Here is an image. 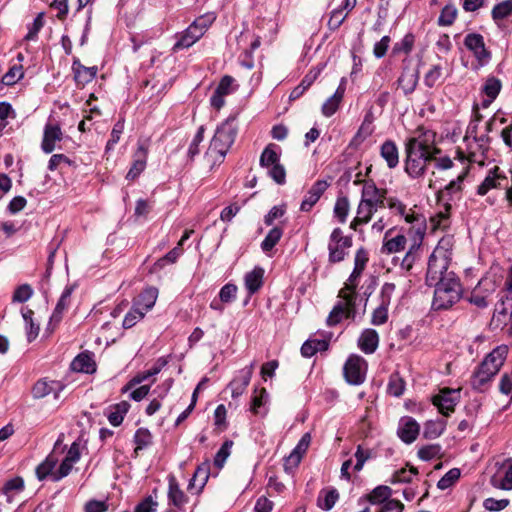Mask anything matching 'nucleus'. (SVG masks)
Masks as SVG:
<instances>
[{"mask_svg": "<svg viewBox=\"0 0 512 512\" xmlns=\"http://www.w3.org/2000/svg\"><path fill=\"white\" fill-rule=\"evenodd\" d=\"M439 153L440 149L435 146L433 135L425 133L408 139L405 144V172L412 179L423 178L428 164Z\"/></svg>", "mask_w": 512, "mask_h": 512, "instance_id": "obj_1", "label": "nucleus"}, {"mask_svg": "<svg viewBox=\"0 0 512 512\" xmlns=\"http://www.w3.org/2000/svg\"><path fill=\"white\" fill-rule=\"evenodd\" d=\"M238 132L235 118L229 117L216 129L204 158L208 163L223 162L228 150L233 145Z\"/></svg>", "mask_w": 512, "mask_h": 512, "instance_id": "obj_2", "label": "nucleus"}, {"mask_svg": "<svg viewBox=\"0 0 512 512\" xmlns=\"http://www.w3.org/2000/svg\"><path fill=\"white\" fill-rule=\"evenodd\" d=\"M432 287L435 288L432 308L436 311L451 308L462 297V285L454 272H450L444 279L432 284Z\"/></svg>", "mask_w": 512, "mask_h": 512, "instance_id": "obj_3", "label": "nucleus"}, {"mask_svg": "<svg viewBox=\"0 0 512 512\" xmlns=\"http://www.w3.org/2000/svg\"><path fill=\"white\" fill-rule=\"evenodd\" d=\"M352 236L343 235L341 228H334L328 242V261L331 264L342 262L348 255V249L352 247Z\"/></svg>", "mask_w": 512, "mask_h": 512, "instance_id": "obj_4", "label": "nucleus"}, {"mask_svg": "<svg viewBox=\"0 0 512 512\" xmlns=\"http://www.w3.org/2000/svg\"><path fill=\"white\" fill-rule=\"evenodd\" d=\"M366 361L358 355H351L345 362L343 374L345 380L351 385H360L365 381Z\"/></svg>", "mask_w": 512, "mask_h": 512, "instance_id": "obj_5", "label": "nucleus"}, {"mask_svg": "<svg viewBox=\"0 0 512 512\" xmlns=\"http://www.w3.org/2000/svg\"><path fill=\"white\" fill-rule=\"evenodd\" d=\"M465 47L470 50L480 66L486 65L491 59V52L486 48L484 37L479 33H469L464 39Z\"/></svg>", "mask_w": 512, "mask_h": 512, "instance_id": "obj_6", "label": "nucleus"}, {"mask_svg": "<svg viewBox=\"0 0 512 512\" xmlns=\"http://www.w3.org/2000/svg\"><path fill=\"white\" fill-rule=\"evenodd\" d=\"M450 260L445 257H437L431 254L428 260V267L426 273V284L432 287L437 281H441L451 271H448Z\"/></svg>", "mask_w": 512, "mask_h": 512, "instance_id": "obj_7", "label": "nucleus"}, {"mask_svg": "<svg viewBox=\"0 0 512 512\" xmlns=\"http://www.w3.org/2000/svg\"><path fill=\"white\" fill-rule=\"evenodd\" d=\"M386 195V189H379L373 181H368L363 185L361 199L377 212L379 208L385 207Z\"/></svg>", "mask_w": 512, "mask_h": 512, "instance_id": "obj_8", "label": "nucleus"}, {"mask_svg": "<svg viewBox=\"0 0 512 512\" xmlns=\"http://www.w3.org/2000/svg\"><path fill=\"white\" fill-rule=\"evenodd\" d=\"M460 398L459 390L442 389L438 395L432 398L433 404L444 416H449L454 411Z\"/></svg>", "mask_w": 512, "mask_h": 512, "instance_id": "obj_9", "label": "nucleus"}, {"mask_svg": "<svg viewBox=\"0 0 512 512\" xmlns=\"http://www.w3.org/2000/svg\"><path fill=\"white\" fill-rule=\"evenodd\" d=\"M63 132L59 124L47 123L43 131L41 149L44 153L50 154L56 149V142L61 141Z\"/></svg>", "mask_w": 512, "mask_h": 512, "instance_id": "obj_10", "label": "nucleus"}, {"mask_svg": "<svg viewBox=\"0 0 512 512\" xmlns=\"http://www.w3.org/2000/svg\"><path fill=\"white\" fill-rule=\"evenodd\" d=\"M368 262V253L364 248H360L357 250L354 259V269L350 274L347 282L344 284L347 289L356 290L358 286V280L365 269V266Z\"/></svg>", "mask_w": 512, "mask_h": 512, "instance_id": "obj_11", "label": "nucleus"}, {"mask_svg": "<svg viewBox=\"0 0 512 512\" xmlns=\"http://www.w3.org/2000/svg\"><path fill=\"white\" fill-rule=\"evenodd\" d=\"M420 426L417 421L409 416L401 418L397 430L399 438L406 444L414 442L419 435Z\"/></svg>", "mask_w": 512, "mask_h": 512, "instance_id": "obj_12", "label": "nucleus"}, {"mask_svg": "<svg viewBox=\"0 0 512 512\" xmlns=\"http://www.w3.org/2000/svg\"><path fill=\"white\" fill-rule=\"evenodd\" d=\"M395 229H389L385 232L383 245L381 247L382 254H392L405 249L407 239L402 234L394 235Z\"/></svg>", "mask_w": 512, "mask_h": 512, "instance_id": "obj_13", "label": "nucleus"}, {"mask_svg": "<svg viewBox=\"0 0 512 512\" xmlns=\"http://www.w3.org/2000/svg\"><path fill=\"white\" fill-rule=\"evenodd\" d=\"M252 373L253 364L241 369L239 371V375L228 384L227 388L231 390V395L233 398H238L244 393L250 383Z\"/></svg>", "mask_w": 512, "mask_h": 512, "instance_id": "obj_14", "label": "nucleus"}, {"mask_svg": "<svg viewBox=\"0 0 512 512\" xmlns=\"http://www.w3.org/2000/svg\"><path fill=\"white\" fill-rule=\"evenodd\" d=\"M509 299H511V297L508 295H503L500 298V301L495 308L493 317L490 322V325L494 329H503L504 327L508 326L510 314V308L508 306Z\"/></svg>", "mask_w": 512, "mask_h": 512, "instance_id": "obj_15", "label": "nucleus"}, {"mask_svg": "<svg viewBox=\"0 0 512 512\" xmlns=\"http://www.w3.org/2000/svg\"><path fill=\"white\" fill-rule=\"evenodd\" d=\"M63 388L64 386L58 381H47L46 379H41L34 384L32 388V395L35 399H41L50 393H53L54 398L58 399Z\"/></svg>", "mask_w": 512, "mask_h": 512, "instance_id": "obj_16", "label": "nucleus"}, {"mask_svg": "<svg viewBox=\"0 0 512 512\" xmlns=\"http://www.w3.org/2000/svg\"><path fill=\"white\" fill-rule=\"evenodd\" d=\"M328 186L329 185L325 180H317L305 195L301 203L300 210L303 212L310 211L312 207L319 201L320 197L326 191Z\"/></svg>", "mask_w": 512, "mask_h": 512, "instance_id": "obj_17", "label": "nucleus"}, {"mask_svg": "<svg viewBox=\"0 0 512 512\" xmlns=\"http://www.w3.org/2000/svg\"><path fill=\"white\" fill-rule=\"evenodd\" d=\"M210 475V461L206 460L201 463L195 470L193 477L188 484V491L195 490V493H200L206 485Z\"/></svg>", "mask_w": 512, "mask_h": 512, "instance_id": "obj_18", "label": "nucleus"}, {"mask_svg": "<svg viewBox=\"0 0 512 512\" xmlns=\"http://www.w3.org/2000/svg\"><path fill=\"white\" fill-rule=\"evenodd\" d=\"M419 75L420 71L418 68H409L408 66L403 68L397 82L405 95H409L414 92L419 81Z\"/></svg>", "mask_w": 512, "mask_h": 512, "instance_id": "obj_19", "label": "nucleus"}, {"mask_svg": "<svg viewBox=\"0 0 512 512\" xmlns=\"http://www.w3.org/2000/svg\"><path fill=\"white\" fill-rule=\"evenodd\" d=\"M338 297L342 299L341 302L344 303L345 306V318L350 319L352 321H355L357 319V309H356V301L358 298V295L356 293V290H350L347 289L346 286H344L342 289H340L338 293Z\"/></svg>", "mask_w": 512, "mask_h": 512, "instance_id": "obj_20", "label": "nucleus"}, {"mask_svg": "<svg viewBox=\"0 0 512 512\" xmlns=\"http://www.w3.org/2000/svg\"><path fill=\"white\" fill-rule=\"evenodd\" d=\"M499 168L495 167L490 170L488 175L482 181V183L477 188V194L480 196H484L488 193L489 190L493 188H502L503 181L507 182V178L504 175L498 173Z\"/></svg>", "mask_w": 512, "mask_h": 512, "instance_id": "obj_21", "label": "nucleus"}, {"mask_svg": "<svg viewBox=\"0 0 512 512\" xmlns=\"http://www.w3.org/2000/svg\"><path fill=\"white\" fill-rule=\"evenodd\" d=\"M75 286H66L63 290L56 307L50 317V323L58 324L63 318L64 311L69 307L70 297L74 291Z\"/></svg>", "mask_w": 512, "mask_h": 512, "instance_id": "obj_22", "label": "nucleus"}, {"mask_svg": "<svg viewBox=\"0 0 512 512\" xmlns=\"http://www.w3.org/2000/svg\"><path fill=\"white\" fill-rule=\"evenodd\" d=\"M379 345V335L374 329H365L358 340L359 348L365 354H372L376 351Z\"/></svg>", "mask_w": 512, "mask_h": 512, "instance_id": "obj_23", "label": "nucleus"}, {"mask_svg": "<svg viewBox=\"0 0 512 512\" xmlns=\"http://www.w3.org/2000/svg\"><path fill=\"white\" fill-rule=\"evenodd\" d=\"M311 441V436L309 433H305L294 450L290 453V455L285 460V469L288 467L293 468L297 467L301 461L302 453H304Z\"/></svg>", "mask_w": 512, "mask_h": 512, "instance_id": "obj_24", "label": "nucleus"}, {"mask_svg": "<svg viewBox=\"0 0 512 512\" xmlns=\"http://www.w3.org/2000/svg\"><path fill=\"white\" fill-rule=\"evenodd\" d=\"M72 70L74 72V79L78 84H87L91 82L97 75V67H86L80 63V61L74 60L72 64Z\"/></svg>", "mask_w": 512, "mask_h": 512, "instance_id": "obj_25", "label": "nucleus"}, {"mask_svg": "<svg viewBox=\"0 0 512 512\" xmlns=\"http://www.w3.org/2000/svg\"><path fill=\"white\" fill-rule=\"evenodd\" d=\"M507 354V345L497 346L484 358V367L490 365L493 371H499L506 360Z\"/></svg>", "mask_w": 512, "mask_h": 512, "instance_id": "obj_26", "label": "nucleus"}, {"mask_svg": "<svg viewBox=\"0 0 512 512\" xmlns=\"http://www.w3.org/2000/svg\"><path fill=\"white\" fill-rule=\"evenodd\" d=\"M201 38L200 32L195 27L189 26L184 32H182L175 44L173 45V51L177 52L182 49L191 47L196 41Z\"/></svg>", "mask_w": 512, "mask_h": 512, "instance_id": "obj_27", "label": "nucleus"}, {"mask_svg": "<svg viewBox=\"0 0 512 512\" xmlns=\"http://www.w3.org/2000/svg\"><path fill=\"white\" fill-rule=\"evenodd\" d=\"M168 498L169 501L176 507L180 508L187 503L188 498L185 493L180 489V486L173 475L168 478Z\"/></svg>", "mask_w": 512, "mask_h": 512, "instance_id": "obj_28", "label": "nucleus"}, {"mask_svg": "<svg viewBox=\"0 0 512 512\" xmlns=\"http://www.w3.org/2000/svg\"><path fill=\"white\" fill-rule=\"evenodd\" d=\"M502 84L501 81L494 77H488L483 85L482 92L488 97L482 102L483 107H488L500 93Z\"/></svg>", "mask_w": 512, "mask_h": 512, "instance_id": "obj_29", "label": "nucleus"}, {"mask_svg": "<svg viewBox=\"0 0 512 512\" xmlns=\"http://www.w3.org/2000/svg\"><path fill=\"white\" fill-rule=\"evenodd\" d=\"M380 155L386 161L390 169L397 167L399 163V153L395 142L386 140L380 148Z\"/></svg>", "mask_w": 512, "mask_h": 512, "instance_id": "obj_30", "label": "nucleus"}, {"mask_svg": "<svg viewBox=\"0 0 512 512\" xmlns=\"http://www.w3.org/2000/svg\"><path fill=\"white\" fill-rule=\"evenodd\" d=\"M263 276L264 269L262 267H255L245 275V287L250 295L256 293L262 287Z\"/></svg>", "mask_w": 512, "mask_h": 512, "instance_id": "obj_31", "label": "nucleus"}, {"mask_svg": "<svg viewBox=\"0 0 512 512\" xmlns=\"http://www.w3.org/2000/svg\"><path fill=\"white\" fill-rule=\"evenodd\" d=\"M280 163V148L276 144H268L261 153L259 164L261 167L269 168Z\"/></svg>", "mask_w": 512, "mask_h": 512, "instance_id": "obj_32", "label": "nucleus"}, {"mask_svg": "<svg viewBox=\"0 0 512 512\" xmlns=\"http://www.w3.org/2000/svg\"><path fill=\"white\" fill-rule=\"evenodd\" d=\"M71 369L76 372L93 373L96 370V365L92 355L88 353H80L72 361Z\"/></svg>", "mask_w": 512, "mask_h": 512, "instance_id": "obj_33", "label": "nucleus"}, {"mask_svg": "<svg viewBox=\"0 0 512 512\" xmlns=\"http://www.w3.org/2000/svg\"><path fill=\"white\" fill-rule=\"evenodd\" d=\"M329 347L327 339H308L301 347V355L305 358L314 356L317 352L326 351Z\"/></svg>", "mask_w": 512, "mask_h": 512, "instance_id": "obj_34", "label": "nucleus"}, {"mask_svg": "<svg viewBox=\"0 0 512 512\" xmlns=\"http://www.w3.org/2000/svg\"><path fill=\"white\" fill-rule=\"evenodd\" d=\"M167 364V362L162 359V358H159L157 360V362L153 365L152 368H150L149 370L147 371H144V372H141V373H138L124 388H123V392L127 391L128 389H130L133 385H136V384H140L142 383L143 381L149 379L150 377L152 376H155L157 375L161 370L162 368Z\"/></svg>", "mask_w": 512, "mask_h": 512, "instance_id": "obj_35", "label": "nucleus"}, {"mask_svg": "<svg viewBox=\"0 0 512 512\" xmlns=\"http://www.w3.org/2000/svg\"><path fill=\"white\" fill-rule=\"evenodd\" d=\"M467 175V170L463 171L460 175L457 176L456 179L451 180L444 189L438 192V200L445 199L446 196H449L447 200H452V196L454 194L459 193L462 190V183Z\"/></svg>", "mask_w": 512, "mask_h": 512, "instance_id": "obj_36", "label": "nucleus"}, {"mask_svg": "<svg viewBox=\"0 0 512 512\" xmlns=\"http://www.w3.org/2000/svg\"><path fill=\"white\" fill-rule=\"evenodd\" d=\"M158 296V289L155 287H149L143 290L134 305L142 308L143 311H149L155 304Z\"/></svg>", "mask_w": 512, "mask_h": 512, "instance_id": "obj_37", "label": "nucleus"}, {"mask_svg": "<svg viewBox=\"0 0 512 512\" xmlns=\"http://www.w3.org/2000/svg\"><path fill=\"white\" fill-rule=\"evenodd\" d=\"M446 428V421L443 419L429 420L424 425L423 437L425 439H436L441 436Z\"/></svg>", "mask_w": 512, "mask_h": 512, "instance_id": "obj_38", "label": "nucleus"}, {"mask_svg": "<svg viewBox=\"0 0 512 512\" xmlns=\"http://www.w3.org/2000/svg\"><path fill=\"white\" fill-rule=\"evenodd\" d=\"M338 499L339 493L335 488L322 490L318 496L317 505L322 510L329 511L334 507Z\"/></svg>", "mask_w": 512, "mask_h": 512, "instance_id": "obj_39", "label": "nucleus"}, {"mask_svg": "<svg viewBox=\"0 0 512 512\" xmlns=\"http://www.w3.org/2000/svg\"><path fill=\"white\" fill-rule=\"evenodd\" d=\"M490 483L493 487L502 489V490H511L512 489V463L505 468L502 476L493 475L491 477Z\"/></svg>", "mask_w": 512, "mask_h": 512, "instance_id": "obj_40", "label": "nucleus"}, {"mask_svg": "<svg viewBox=\"0 0 512 512\" xmlns=\"http://www.w3.org/2000/svg\"><path fill=\"white\" fill-rule=\"evenodd\" d=\"M283 236V229L282 227L275 226L273 227L266 235L264 240L261 243V249L263 252L267 253L271 251L276 244L280 241L281 237Z\"/></svg>", "mask_w": 512, "mask_h": 512, "instance_id": "obj_41", "label": "nucleus"}, {"mask_svg": "<svg viewBox=\"0 0 512 512\" xmlns=\"http://www.w3.org/2000/svg\"><path fill=\"white\" fill-rule=\"evenodd\" d=\"M134 443L136 444L134 452L138 454L139 451L146 449L152 444V435L147 428H139L134 434Z\"/></svg>", "mask_w": 512, "mask_h": 512, "instance_id": "obj_42", "label": "nucleus"}, {"mask_svg": "<svg viewBox=\"0 0 512 512\" xmlns=\"http://www.w3.org/2000/svg\"><path fill=\"white\" fill-rule=\"evenodd\" d=\"M349 209V199L346 196L338 197L334 205L333 213L340 223L343 224L346 222Z\"/></svg>", "mask_w": 512, "mask_h": 512, "instance_id": "obj_43", "label": "nucleus"}, {"mask_svg": "<svg viewBox=\"0 0 512 512\" xmlns=\"http://www.w3.org/2000/svg\"><path fill=\"white\" fill-rule=\"evenodd\" d=\"M392 494V489L385 485L377 486L372 490L370 495L368 496V501L371 504L384 503L389 500V497Z\"/></svg>", "mask_w": 512, "mask_h": 512, "instance_id": "obj_44", "label": "nucleus"}, {"mask_svg": "<svg viewBox=\"0 0 512 512\" xmlns=\"http://www.w3.org/2000/svg\"><path fill=\"white\" fill-rule=\"evenodd\" d=\"M405 390V381L398 373L391 374L388 382L387 391L390 395L400 397Z\"/></svg>", "mask_w": 512, "mask_h": 512, "instance_id": "obj_45", "label": "nucleus"}, {"mask_svg": "<svg viewBox=\"0 0 512 512\" xmlns=\"http://www.w3.org/2000/svg\"><path fill=\"white\" fill-rule=\"evenodd\" d=\"M492 379H493L492 377H489V374L477 369L476 371H474V373L471 377V386L474 390H477L479 392H484L488 383Z\"/></svg>", "mask_w": 512, "mask_h": 512, "instance_id": "obj_46", "label": "nucleus"}, {"mask_svg": "<svg viewBox=\"0 0 512 512\" xmlns=\"http://www.w3.org/2000/svg\"><path fill=\"white\" fill-rule=\"evenodd\" d=\"M315 79L316 74L309 73L305 75L301 80L300 84L291 91L289 99L291 101H294L300 98L305 93V91L313 84Z\"/></svg>", "mask_w": 512, "mask_h": 512, "instance_id": "obj_47", "label": "nucleus"}, {"mask_svg": "<svg viewBox=\"0 0 512 512\" xmlns=\"http://www.w3.org/2000/svg\"><path fill=\"white\" fill-rule=\"evenodd\" d=\"M233 446V441L232 440H226L224 441V443L221 445L220 449L218 450V452L216 453L215 457H214V466L217 467L218 469H221L227 458L229 457L230 453H231V448Z\"/></svg>", "mask_w": 512, "mask_h": 512, "instance_id": "obj_48", "label": "nucleus"}, {"mask_svg": "<svg viewBox=\"0 0 512 512\" xmlns=\"http://www.w3.org/2000/svg\"><path fill=\"white\" fill-rule=\"evenodd\" d=\"M146 312L142 308L134 305L131 310L125 315L123 320V327L125 329L132 328L138 321H140Z\"/></svg>", "mask_w": 512, "mask_h": 512, "instance_id": "obj_49", "label": "nucleus"}, {"mask_svg": "<svg viewBox=\"0 0 512 512\" xmlns=\"http://www.w3.org/2000/svg\"><path fill=\"white\" fill-rule=\"evenodd\" d=\"M512 13V0H505L497 5H495L492 9V18L497 20H502L508 17Z\"/></svg>", "mask_w": 512, "mask_h": 512, "instance_id": "obj_50", "label": "nucleus"}, {"mask_svg": "<svg viewBox=\"0 0 512 512\" xmlns=\"http://www.w3.org/2000/svg\"><path fill=\"white\" fill-rule=\"evenodd\" d=\"M418 474V470L415 467H411L409 470L402 468L396 471L390 480L391 484L398 483H410L412 481V477Z\"/></svg>", "mask_w": 512, "mask_h": 512, "instance_id": "obj_51", "label": "nucleus"}, {"mask_svg": "<svg viewBox=\"0 0 512 512\" xmlns=\"http://www.w3.org/2000/svg\"><path fill=\"white\" fill-rule=\"evenodd\" d=\"M33 315H34L33 310L28 309V308L22 309V317H23L24 321L26 322V324L29 326V331L27 334V338H28L29 342L34 340L38 336V333H39V326L33 322Z\"/></svg>", "mask_w": 512, "mask_h": 512, "instance_id": "obj_52", "label": "nucleus"}, {"mask_svg": "<svg viewBox=\"0 0 512 512\" xmlns=\"http://www.w3.org/2000/svg\"><path fill=\"white\" fill-rule=\"evenodd\" d=\"M461 472L458 468H452L444 474V476L438 481L437 487L440 490H446L451 487L460 477Z\"/></svg>", "mask_w": 512, "mask_h": 512, "instance_id": "obj_53", "label": "nucleus"}, {"mask_svg": "<svg viewBox=\"0 0 512 512\" xmlns=\"http://www.w3.org/2000/svg\"><path fill=\"white\" fill-rule=\"evenodd\" d=\"M343 317H345L344 303L337 302L336 305L331 310V312L329 313V315L326 319V324L329 327H333V326L339 324Z\"/></svg>", "mask_w": 512, "mask_h": 512, "instance_id": "obj_54", "label": "nucleus"}, {"mask_svg": "<svg viewBox=\"0 0 512 512\" xmlns=\"http://www.w3.org/2000/svg\"><path fill=\"white\" fill-rule=\"evenodd\" d=\"M457 16V9L452 5H446L440 13L438 18L439 26H450L455 21Z\"/></svg>", "mask_w": 512, "mask_h": 512, "instance_id": "obj_55", "label": "nucleus"}, {"mask_svg": "<svg viewBox=\"0 0 512 512\" xmlns=\"http://www.w3.org/2000/svg\"><path fill=\"white\" fill-rule=\"evenodd\" d=\"M24 489V480L22 477H14L4 484L2 488L3 494H5L10 501V494L12 492H21Z\"/></svg>", "mask_w": 512, "mask_h": 512, "instance_id": "obj_56", "label": "nucleus"}, {"mask_svg": "<svg viewBox=\"0 0 512 512\" xmlns=\"http://www.w3.org/2000/svg\"><path fill=\"white\" fill-rule=\"evenodd\" d=\"M204 131H205V128L204 126H200L194 136V138L192 139L190 145H189V148H188V152H187V156L190 160H193L194 157L196 155L199 154L200 150H199V145L200 143L203 141L204 139Z\"/></svg>", "mask_w": 512, "mask_h": 512, "instance_id": "obj_57", "label": "nucleus"}, {"mask_svg": "<svg viewBox=\"0 0 512 512\" xmlns=\"http://www.w3.org/2000/svg\"><path fill=\"white\" fill-rule=\"evenodd\" d=\"M24 73L22 66L14 65L11 67L6 74L2 77V83L7 86L14 85L17 81L23 78Z\"/></svg>", "mask_w": 512, "mask_h": 512, "instance_id": "obj_58", "label": "nucleus"}, {"mask_svg": "<svg viewBox=\"0 0 512 512\" xmlns=\"http://www.w3.org/2000/svg\"><path fill=\"white\" fill-rule=\"evenodd\" d=\"M268 398V393L265 388H261L258 392L257 389L254 390V395L252 397L251 401V407L250 410L254 414L259 413V409L266 403Z\"/></svg>", "mask_w": 512, "mask_h": 512, "instance_id": "obj_59", "label": "nucleus"}, {"mask_svg": "<svg viewBox=\"0 0 512 512\" xmlns=\"http://www.w3.org/2000/svg\"><path fill=\"white\" fill-rule=\"evenodd\" d=\"M441 452V446L439 444H430L421 447L418 450V457L423 461H429L436 456H438Z\"/></svg>", "mask_w": 512, "mask_h": 512, "instance_id": "obj_60", "label": "nucleus"}, {"mask_svg": "<svg viewBox=\"0 0 512 512\" xmlns=\"http://www.w3.org/2000/svg\"><path fill=\"white\" fill-rule=\"evenodd\" d=\"M33 295V289L29 284H22L14 291L12 301L24 303L28 301Z\"/></svg>", "mask_w": 512, "mask_h": 512, "instance_id": "obj_61", "label": "nucleus"}, {"mask_svg": "<svg viewBox=\"0 0 512 512\" xmlns=\"http://www.w3.org/2000/svg\"><path fill=\"white\" fill-rule=\"evenodd\" d=\"M442 75V67L440 65H433L424 76V84L428 88H433L439 81Z\"/></svg>", "mask_w": 512, "mask_h": 512, "instance_id": "obj_62", "label": "nucleus"}, {"mask_svg": "<svg viewBox=\"0 0 512 512\" xmlns=\"http://www.w3.org/2000/svg\"><path fill=\"white\" fill-rule=\"evenodd\" d=\"M509 503L510 501L508 499L497 500L490 497L483 501V507L490 512H499L504 510L509 505Z\"/></svg>", "mask_w": 512, "mask_h": 512, "instance_id": "obj_63", "label": "nucleus"}, {"mask_svg": "<svg viewBox=\"0 0 512 512\" xmlns=\"http://www.w3.org/2000/svg\"><path fill=\"white\" fill-rule=\"evenodd\" d=\"M268 175L278 184L283 185L286 182V170L281 163L272 165L268 168Z\"/></svg>", "mask_w": 512, "mask_h": 512, "instance_id": "obj_64", "label": "nucleus"}]
</instances>
